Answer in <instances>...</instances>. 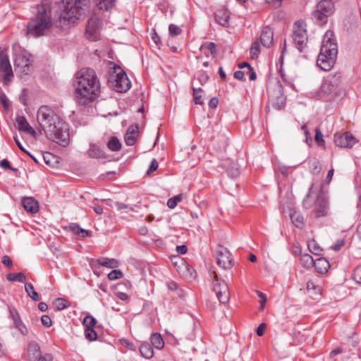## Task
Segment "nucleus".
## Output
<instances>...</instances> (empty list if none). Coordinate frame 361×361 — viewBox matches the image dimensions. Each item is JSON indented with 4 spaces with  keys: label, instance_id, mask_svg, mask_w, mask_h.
<instances>
[{
    "label": "nucleus",
    "instance_id": "f257e3e1",
    "mask_svg": "<svg viewBox=\"0 0 361 361\" xmlns=\"http://www.w3.org/2000/svg\"><path fill=\"white\" fill-rule=\"evenodd\" d=\"M37 121L46 136L61 146L69 143L68 125L47 106H42L37 113Z\"/></svg>",
    "mask_w": 361,
    "mask_h": 361
},
{
    "label": "nucleus",
    "instance_id": "f03ea898",
    "mask_svg": "<svg viewBox=\"0 0 361 361\" xmlns=\"http://www.w3.org/2000/svg\"><path fill=\"white\" fill-rule=\"evenodd\" d=\"M100 94V81L94 70L85 68L75 74V97L85 105L94 101Z\"/></svg>",
    "mask_w": 361,
    "mask_h": 361
},
{
    "label": "nucleus",
    "instance_id": "7ed1b4c3",
    "mask_svg": "<svg viewBox=\"0 0 361 361\" xmlns=\"http://www.w3.org/2000/svg\"><path fill=\"white\" fill-rule=\"evenodd\" d=\"M52 26L51 4L44 0L37 7L36 14L30 20L27 34L35 37L46 35Z\"/></svg>",
    "mask_w": 361,
    "mask_h": 361
},
{
    "label": "nucleus",
    "instance_id": "20e7f679",
    "mask_svg": "<svg viewBox=\"0 0 361 361\" xmlns=\"http://www.w3.org/2000/svg\"><path fill=\"white\" fill-rule=\"evenodd\" d=\"M63 8L56 21L57 27L75 24L89 8L90 0H63Z\"/></svg>",
    "mask_w": 361,
    "mask_h": 361
},
{
    "label": "nucleus",
    "instance_id": "39448f33",
    "mask_svg": "<svg viewBox=\"0 0 361 361\" xmlns=\"http://www.w3.org/2000/svg\"><path fill=\"white\" fill-rule=\"evenodd\" d=\"M337 54L334 34L333 31L327 30L323 37L320 53L317 61V66L324 71H330L334 66Z\"/></svg>",
    "mask_w": 361,
    "mask_h": 361
},
{
    "label": "nucleus",
    "instance_id": "423d86ee",
    "mask_svg": "<svg viewBox=\"0 0 361 361\" xmlns=\"http://www.w3.org/2000/svg\"><path fill=\"white\" fill-rule=\"evenodd\" d=\"M109 83L118 92H126L131 86L126 73L120 67L114 68V72L109 78Z\"/></svg>",
    "mask_w": 361,
    "mask_h": 361
},
{
    "label": "nucleus",
    "instance_id": "0eeeda50",
    "mask_svg": "<svg viewBox=\"0 0 361 361\" xmlns=\"http://www.w3.org/2000/svg\"><path fill=\"white\" fill-rule=\"evenodd\" d=\"M269 102L277 110L281 109L286 104L283 87L279 80H275L268 87Z\"/></svg>",
    "mask_w": 361,
    "mask_h": 361
},
{
    "label": "nucleus",
    "instance_id": "6e6552de",
    "mask_svg": "<svg viewBox=\"0 0 361 361\" xmlns=\"http://www.w3.org/2000/svg\"><path fill=\"white\" fill-rule=\"evenodd\" d=\"M306 27V23L302 20H297L293 25L292 39L300 52L302 51L307 43Z\"/></svg>",
    "mask_w": 361,
    "mask_h": 361
},
{
    "label": "nucleus",
    "instance_id": "1a4fd4ad",
    "mask_svg": "<svg viewBox=\"0 0 361 361\" xmlns=\"http://www.w3.org/2000/svg\"><path fill=\"white\" fill-rule=\"evenodd\" d=\"M32 56L26 52H21L16 55L14 67L16 71L27 75L31 69Z\"/></svg>",
    "mask_w": 361,
    "mask_h": 361
},
{
    "label": "nucleus",
    "instance_id": "9d476101",
    "mask_svg": "<svg viewBox=\"0 0 361 361\" xmlns=\"http://www.w3.org/2000/svg\"><path fill=\"white\" fill-rule=\"evenodd\" d=\"M213 290L220 303L226 304L229 301V289L224 281L218 279H214L213 281Z\"/></svg>",
    "mask_w": 361,
    "mask_h": 361
},
{
    "label": "nucleus",
    "instance_id": "9b49d317",
    "mask_svg": "<svg viewBox=\"0 0 361 361\" xmlns=\"http://www.w3.org/2000/svg\"><path fill=\"white\" fill-rule=\"evenodd\" d=\"M332 85L326 80L322 83L318 92V96L321 99L326 102L331 101L340 94L339 90Z\"/></svg>",
    "mask_w": 361,
    "mask_h": 361
},
{
    "label": "nucleus",
    "instance_id": "f8f14e48",
    "mask_svg": "<svg viewBox=\"0 0 361 361\" xmlns=\"http://www.w3.org/2000/svg\"><path fill=\"white\" fill-rule=\"evenodd\" d=\"M0 71L4 73L3 82L4 85H8L11 81V78L13 73L9 61L8 54L4 51H0Z\"/></svg>",
    "mask_w": 361,
    "mask_h": 361
},
{
    "label": "nucleus",
    "instance_id": "ddd939ff",
    "mask_svg": "<svg viewBox=\"0 0 361 361\" xmlns=\"http://www.w3.org/2000/svg\"><path fill=\"white\" fill-rule=\"evenodd\" d=\"M216 260L217 264L223 268L228 269L231 265V255L228 250L224 246H219L216 250Z\"/></svg>",
    "mask_w": 361,
    "mask_h": 361
},
{
    "label": "nucleus",
    "instance_id": "4468645a",
    "mask_svg": "<svg viewBox=\"0 0 361 361\" xmlns=\"http://www.w3.org/2000/svg\"><path fill=\"white\" fill-rule=\"evenodd\" d=\"M101 28V21L97 17H91L88 19L86 27V35L92 41L98 39L99 31Z\"/></svg>",
    "mask_w": 361,
    "mask_h": 361
},
{
    "label": "nucleus",
    "instance_id": "2eb2a0df",
    "mask_svg": "<svg viewBox=\"0 0 361 361\" xmlns=\"http://www.w3.org/2000/svg\"><path fill=\"white\" fill-rule=\"evenodd\" d=\"M312 213L316 218L324 217L328 215L329 201L326 197L322 194L320 197H318Z\"/></svg>",
    "mask_w": 361,
    "mask_h": 361
},
{
    "label": "nucleus",
    "instance_id": "dca6fc26",
    "mask_svg": "<svg viewBox=\"0 0 361 361\" xmlns=\"http://www.w3.org/2000/svg\"><path fill=\"white\" fill-rule=\"evenodd\" d=\"M334 142L339 147H352L355 141L352 134L345 132L336 133L334 135Z\"/></svg>",
    "mask_w": 361,
    "mask_h": 361
},
{
    "label": "nucleus",
    "instance_id": "f3484780",
    "mask_svg": "<svg viewBox=\"0 0 361 361\" xmlns=\"http://www.w3.org/2000/svg\"><path fill=\"white\" fill-rule=\"evenodd\" d=\"M259 41L263 47L270 48L274 43V31L269 26H265L262 28Z\"/></svg>",
    "mask_w": 361,
    "mask_h": 361
},
{
    "label": "nucleus",
    "instance_id": "a211bd4d",
    "mask_svg": "<svg viewBox=\"0 0 361 361\" xmlns=\"http://www.w3.org/2000/svg\"><path fill=\"white\" fill-rule=\"evenodd\" d=\"M322 194H317L313 191V185L310 188L308 194L305 197L302 201V207L305 209H313L318 197H320Z\"/></svg>",
    "mask_w": 361,
    "mask_h": 361
},
{
    "label": "nucleus",
    "instance_id": "6ab92c4d",
    "mask_svg": "<svg viewBox=\"0 0 361 361\" xmlns=\"http://www.w3.org/2000/svg\"><path fill=\"white\" fill-rule=\"evenodd\" d=\"M10 315L13 321L14 326L23 335H27L28 330L25 324L22 322L18 312L15 308H9Z\"/></svg>",
    "mask_w": 361,
    "mask_h": 361
},
{
    "label": "nucleus",
    "instance_id": "aec40b11",
    "mask_svg": "<svg viewBox=\"0 0 361 361\" xmlns=\"http://www.w3.org/2000/svg\"><path fill=\"white\" fill-rule=\"evenodd\" d=\"M16 122L18 124V130L25 132V133L31 135L35 138H36L37 137V132L29 124V123L27 121L26 118L24 116H18L16 118Z\"/></svg>",
    "mask_w": 361,
    "mask_h": 361
},
{
    "label": "nucleus",
    "instance_id": "412c9836",
    "mask_svg": "<svg viewBox=\"0 0 361 361\" xmlns=\"http://www.w3.org/2000/svg\"><path fill=\"white\" fill-rule=\"evenodd\" d=\"M138 133V126H130L124 137L126 144L128 146H133L137 141Z\"/></svg>",
    "mask_w": 361,
    "mask_h": 361
},
{
    "label": "nucleus",
    "instance_id": "4be33fe9",
    "mask_svg": "<svg viewBox=\"0 0 361 361\" xmlns=\"http://www.w3.org/2000/svg\"><path fill=\"white\" fill-rule=\"evenodd\" d=\"M316 9L331 16L335 11L334 4L331 0H321L317 4Z\"/></svg>",
    "mask_w": 361,
    "mask_h": 361
},
{
    "label": "nucleus",
    "instance_id": "5701e85b",
    "mask_svg": "<svg viewBox=\"0 0 361 361\" xmlns=\"http://www.w3.org/2000/svg\"><path fill=\"white\" fill-rule=\"evenodd\" d=\"M24 209L32 214H35L39 211L38 202L32 197H25L22 201Z\"/></svg>",
    "mask_w": 361,
    "mask_h": 361
},
{
    "label": "nucleus",
    "instance_id": "b1692460",
    "mask_svg": "<svg viewBox=\"0 0 361 361\" xmlns=\"http://www.w3.org/2000/svg\"><path fill=\"white\" fill-rule=\"evenodd\" d=\"M314 267L319 274H325L328 271L330 264L327 259L323 257L315 259Z\"/></svg>",
    "mask_w": 361,
    "mask_h": 361
},
{
    "label": "nucleus",
    "instance_id": "393cba45",
    "mask_svg": "<svg viewBox=\"0 0 361 361\" xmlns=\"http://www.w3.org/2000/svg\"><path fill=\"white\" fill-rule=\"evenodd\" d=\"M312 20L317 25L323 26L327 23L328 18L330 16L315 9L312 13Z\"/></svg>",
    "mask_w": 361,
    "mask_h": 361
},
{
    "label": "nucleus",
    "instance_id": "a878e982",
    "mask_svg": "<svg viewBox=\"0 0 361 361\" xmlns=\"http://www.w3.org/2000/svg\"><path fill=\"white\" fill-rule=\"evenodd\" d=\"M87 155L90 158L100 159L105 157V153L98 145L90 144V149L87 151Z\"/></svg>",
    "mask_w": 361,
    "mask_h": 361
},
{
    "label": "nucleus",
    "instance_id": "bb28decb",
    "mask_svg": "<svg viewBox=\"0 0 361 361\" xmlns=\"http://www.w3.org/2000/svg\"><path fill=\"white\" fill-rule=\"evenodd\" d=\"M27 352L30 361H35L42 355L40 348L36 342H31L29 344Z\"/></svg>",
    "mask_w": 361,
    "mask_h": 361
},
{
    "label": "nucleus",
    "instance_id": "cd10ccee",
    "mask_svg": "<svg viewBox=\"0 0 361 361\" xmlns=\"http://www.w3.org/2000/svg\"><path fill=\"white\" fill-rule=\"evenodd\" d=\"M68 229L74 234L82 238L88 237L91 235V231L80 228L79 224L76 223H71L68 226Z\"/></svg>",
    "mask_w": 361,
    "mask_h": 361
},
{
    "label": "nucleus",
    "instance_id": "c85d7f7f",
    "mask_svg": "<svg viewBox=\"0 0 361 361\" xmlns=\"http://www.w3.org/2000/svg\"><path fill=\"white\" fill-rule=\"evenodd\" d=\"M98 264L109 269H114L118 267L119 262L114 258L99 257L97 259Z\"/></svg>",
    "mask_w": 361,
    "mask_h": 361
},
{
    "label": "nucleus",
    "instance_id": "c756f323",
    "mask_svg": "<svg viewBox=\"0 0 361 361\" xmlns=\"http://www.w3.org/2000/svg\"><path fill=\"white\" fill-rule=\"evenodd\" d=\"M215 19L219 25L227 27L230 17L227 11L220 10L215 13Z\"/></svg>",
    "mask_w": 361,
    "mask_h": 361
},
{
    "label": "nucleus",
    "instance_id": "7c9ffc66",
    "mask_svg": "<svg viewBox=\"0 0 361 361\" xmlns=\"http://www.w3.org/2000/svg\"><path fill=\"white\" fill-rule=\"evenodd\" d=\"M95 6L103 11L111 10L116 4V0H92Z\"/></svg>",
    "mask_w": 361,
    "mask_h": 361
},
{
    "label": "nucleus",
    "instance_id": "2f4dec72",
    "mask_svg": "<svg viewBox=\"0 0 361 361\" xmlns=\"http://www.w3.org/2000/svg\"><path fill=\"white\" fill-rule=\"evenodd\" d=\"M140 353L141 355L146 359H150L154 355L153 348L148 343H143L140 345Z\"/></svg>",
    "mask_w": 361,
    "mask_h": 361
},
{
    "label": "nucleus",
    "instance_id": "473e14b6",
    "mask_svg": "<svg viewBox=\"0 0 361 361\" xmlns=\"http://www.w3.org/2000/svg\"><path fill=\"white\" fill-rule=\"evenodd\" d=\"M300 262L303 267L310 269L314 267L315 260L310 255L306 253L300 255Z\"/></svg>",
    "mask_w": 361,
    "mask_h": 361
},
{
    "label": "nucleus",
    "instance_id": "72a5a7b5",
    "mask_svg": "<svg viewBox=\"0 0 361 361\" xmlns=\"http://www.w3.org/2000/svg\"><path fill=\"white\" fill-rule=\"evenodd\" d=\"M336 89L339 90L341 92L340 86L342 82V74L341 73H336L332 75H330L328 79L326 80Z\"/></svg>",
    "mask_w": 361,
    "mask_h": 361
},
{
    "label": "nucleus",
    "instance_id": "f704fd0d",
    "mask_svg": "<svg viewBox=\"0 0 361 361\" xmlns=\"http://www.w3.org/2000/svg\"><path fill=\"white\" fill-rule=\"evenodd\" d=\"M150 341L152 345L158 350H161L164 345L163 338L159 334H152L150 337Z\"/></svg>",
    "mask_w": 361,
    "mask_h": 361
},
{
    "label": "nucleus",
    "instance_id": "c9c22d12",
    "mask_svg": "<svg viewBox=\"0 0 361 361\" xmlns=\"http://www.w3.org/2000/svg\"><path fill=\"white\" fill-rule=\"evenodd\" d=\"M200 49L206 50L207 51L204 52L206 56H208L209 54H210L212 56H214L216 52V45L214 42H207L201 46Z\"/></svg>",
    "mask_w": 361,
    "mask_h": 361
},
{
    "label": "nucleus",
    "instance_id": "e433bc0d",
    "mask_svg": "<svg viewBox=\"0 0 361 361\" xmlns=\"http://www.w3.org/2000/svg\"><path fill=\"white\" fill-rule=\"evenodd\" d=\"M25 290L28 296L34 301H39L40 300L38 293L35 290L34 286L30 283H25Z\"/></svg>",
    "mask_w": 361,
    "mask_h": 361
},
{
    "label": "nucleus",
    "instance_id": "4c0bfd02",
    "mask_svg": "<svg viewBox=\"0 0 361 361\" xmlns=\"http://www.w3.org/2000/svg\"><path fill=\"white\" fill-rule=\"evenodd\" d=\"M307 246L310 252L312 254L315 255H320L322 254V249L314 240H309Z\"/></svg>",
    "mask_w": 361,
    "mask_h": 361
},
{
    "label": "nucleus",
    "instance_id": "58836bf2",
    "mask_svg": "<svg viewBox=\"0 0 361 361\" xmlns=\"http://www.w3.org/2000/svg\"><path fill=\"white\" fill-rule=\"evenodd\" d=\"M107 147L112 152H118L121 148V144L116 137H111L107 143Z\"/></svg>",
    "mask_w": 361,
    "mask_h": 361
},
{
    "label": "nucleus",
    "instance_id": "ea45409f",
    "mask_svg": "<svg viewBox=\"0 0 361 361\" xmlns=\"http://www.w3.org/2000/svg\"><path fill=\"white\" fill-rule=\"evenodd\" d=\"M309 168L310 171L314 174H319L321 171V165L319 160L316 159H310L308 161Z\"/></svg>",
    "mask_w": 361,
    "mask_h": 361
},
{
    "label": "nucleus",
    "instance_id": "a19ab883",
    "mask_svg": "<svg viewBox=\"0 0 361 361\" xmlns=\"http://www.w3.org/2000/svg\"><path fill=\"white\" fill-rule=\"evenodd\" d=\"M260 53V46L258 40L254 42L250 47V54L252 59H256Z\"/></svg>",
    "mask_w": 361,
    "mask_h": 361
},
{
    "label": "nucleus",
    "instance_id": "79ce46f5",
    "mask_svg": "<svg viewBox=\"0 0 361 361\" xmlns=\"http://www.w3.org/2000/svg\"><path fill=\"white\" fill-rule=\"evenodd\" d=\"M6 279L9 281H18L19 282H23L26 280V276L24 274L20 273H11L6 275Z\"/></svg>",
    "mask_w": 361,
    "mask_h": 361
},
{
    "label": "nucleus",
    "instance_id": "37998d69",
    "mask_svg": "<svg viewBox=\"0 0 361 361\" xmlns=\"http://www.w3.org/2000/svg\"><path fill=\"white\" fill-rule=\"evenodd\" d=\"M307 290L310 293H312L315 295L321 294L322 288L321 286L315 284V283L312 281H309L307 283Z\"/></svg>",
    "mask_w": 361,
    "mask_h": 361
},
{
    "label": "nucleus",
    "instance_id": "c03bdc74",
    "mask_svg": "<svg viewBox=\"0 0 361 361\" xmlns=\"http://www.w3.org/2000/svg\"><path fill=\"white\" fill-rule=\"evenodd\" d=\"M83 325L85 329L94 328L97 324V320L91 315H87L83 319Z\"/></svg>",
    "mask_w": 361,
    "mask_h": 361
},
{
    "label": "nucleus",
    "instance_id": "a18cd8bd",
    "mask_svg": "<svg viewBox=\"0 0 361 361\" xmlns=\"http://www.w3.org/2000/svg\"><path fill=\"white\" fill-rule=\"evenodd\" d=\"M193 91V97L194 101L195 104H203V99H202V89L200 87L199 88H195L192 87Z\"/></svg>",
    "mask_w": 361,
    "mask_h": 361
},
{
    "label": "nucleus",
    "instance_id": "49530a36",
    "mask_svg": "<svg viewBox=\"0 0 361 361\" xmlns=\"http://www.w3.org/2000/svg\"><path fill=\"white\" fill-rule=\"evenodd\" d=\"M85 336L90 341H94L97 338V334L94 328L85 329Z\"/></svg>",
    "mask_w": 361,
    "mask_h": 361
},
{
    "label": "nucleus",
    "instance_id": "de8ad7c7",
    "mask_svg": "<svg viewBox=\"0 0 361 361\" xmlns=\"http://www.w3.org/2000/svg\"><path fill=\"white\" fill-rule=\"evenodd\" d=\"M54 305L58 310H62L68 306V302L66 300L60 298H56L54 301Z\"/></svg>",
    "mask_w": 361,
    "mask_h": 361
},
{
    "label": "nucleus",
    "instance_id": "09e8293b",
    "mask_svg": "<svg viewBox=\"0 0 361 361\" xmlns=\"http://www.w3.org/2000/svg\"><path fill=\"white\" fill-rule=\"evenodd\" d=\"M290 218L293 223L296 227H301L303 224V217L299 214L294 213L290 214Z\"/></svg>",
    "mask_w": 361,
    "mask_h": 361
},
{
    "label": "nucleus",
    "instance_id": "8fccbe9b",
    "mask_svg": "<svg viewBox=\"0 0 361 361\" xmlns=\"http://www.w3.org/2000/svg\"><path fill=\"white\" fill-rule=\"evenodd\" d=\"M169 35L173 37L180 35L182 32V30L179 26L174 24H171L169 26Z\"/></svg>",
    "mask_w": 361,
    "mask_h": 361
},
{
    "label": "nucleus",
    "instance_id": "3c124183",
    "mask_svg": "<svg viewBox=\"0 0 361 361\" xmlns=\"http://www.w3.org/2000/svg\"><path fill=\"white\" fill-rule=\"evenodd\" d=\"M123 273L118 269H114L109 273L107 277L110 281H114L122 278Z\"/></svg>",
    "mask_w": 361,
    "mask_h": 361
},
{
    "label": "nucleus",
    "instance_id": "603ef678",
    "mask_svg": "<svg viewBox=\"0 0 361 361\" xmlns=\"http://www.w3.org/2000/svg\"><path fill=\"white\" fill-rule=\"evenodd\" d=\"M181 200V195H176L171 198H169L167 201V206L170 209H174L176 205L178 204V202H179Z\"/></svg>",
    "mask_w": 361,
    "mask_h": 361
},
{
    "label": "nucleus",
    "instance_id": "864d4df0",
    "mask_svg": "<svg viewBox=\"0 0 361 361\" xmlns=\"http://www.w3.org/2000/svg\"><path fill=\"white\" fill-rule=\"evenodd\" d=\"M314 140L319 145H323L324 143L322 133L319 128L315 130Z\"/></svg>",
    "mask_w": 361,
    "mask_h": 361
},
{
    "label": "nucleus",
    "instance_id": "5fc2aeb1",
    "mask_svg": "<svg viewBox=\"0 0 361 361\" xmlns=\"http://www.w3.org/2000/svg\"><path fill=\"white\" fill-rule=\"evenodd\" d=\"M353 279L357 283H361V265L357 266L353 272Z\"/></svg>",
    "mask_w": 361,
    "mask_h": 361
},
{
    "label": "nucleus",
    "instance_id": "6e6d98bb",
    "mask_svg": "<svg viewBox=\"0 0 361 361\" xmlns=\"http://www.w3.org/2000/svg\"><path fill=\"white\" fill-rule=\"evenodd\" d=\"M41 322L45 327H50L52 324V322L49 316L44 314L41 317Z\"/></svg>",
    "mask_w": 361,
    "mask_h": 361
},
{
    "label": "nucleus",
    "instance_id": "4d7b16f0",
    "mask_svg": "<svg viewBox=\"0 0 361 361\" xmlns=\"http://www.w3.org/2000/svg\"><path fill=\"white\" fill-rule=\"evenodd\" d=\"M158 162L155 159H153L150 163V165L147 171V174H149L154 171H155L158 168Z\"/></svg>",
    "mask_w": 361,
    "mask_h": 361
},
{
    "label": "nucleus",
    "instance_id": "13d9d810",
    "mask_svg": "<svg viewBox=\"0 0 361 361\" xmlns=\"http://www.w3.org/2000/svg\"><path fill=\"white\" fill-rule=\"evenodd\" d=\"M245 71V75H247L249 76V78L250 80H255L257 78L256 73L254 70V68L250 66V68H247Z\"/></svg>",
    "mask_w": 361,
    "mask_h": 361
},
{
    "label": "nucleus",
    "instance_id": "bf43d9fd",
    "mask_svg": "<svg viewBox=\"0 0 361 361\" xmlns=\"http://www.w3.org/2000/svg\"><path fill=\"white\" fill-rule=\"evenodd\" d=\"M267 4L274 8H278L281 6L282 1L281 0H266L265 1Z\"/></svg>",
    "mask_w": 361,
    "mask_h": 361
},
{
    "label": "nucleus",
    "instance_id": "052dcab7",
    "mask_svg": "<svg viewBox=\"0 0 361 361\" xmlns=\"http://www.w3.org/2000/svg\"><path fill=\"white\" fill-rule=\"evenodd\" d=\"M0 166L2 168H4L6 169H10L11 171H16V169L13 168L11 166L10 162L6 159H2L0 161Z\"/></svg>",
    "mask_w": 361,
    "mask_h": 361
},
{
    "label": "nucleus",
    "instance_id": "680f3d73",
    "mask_svg": "<svg viewBox=\"0 0 361 361\" xmlns=\"http://www.w3.org/2000/svg\"><path fill=\"white\" fill-rule=\"evenodd\" d=\"M245 71H237L234 73L233 76L235 79L244 81L245 80Z\"/></svg>",
    "mask_w": 361,
    "mask_h": 361
},
{
    "label": "nucleus",
    "instance_id": "e2e57ef3",
    "mask_svg": "<svg viewBox=\"0 0 361 361\" xmlns=\"http://www.w3.org/2000/svg\"><path fill=\"white\" fill-rule=\"evenodd\" d=\"M115 206H116V208L118 210H121V209H129L131 211H133V209L132 207H130L129 204H126L122 203V202H116L115 203Z\"/></svg>",
    "mask_w": 361,
    "mask_h": 361
},
{
    "label": "nucleus",
    "instance_id": "0e129e2a",
    "mask_svg": "<svg viewBox=\"0 0 361 361\" xmlns=\"http://www.w3.org/2000/svg\"><path fill=\"white\" fill-rule=\"evenodd\" d=\"M344 245L343 240H338L336 243L331 246V248L335 251H338Z\"/></svg>",
    "mask_w": 361,
    "mask_h": 361
},
{
    "label": "nucleus",
    "instance_id": "69168bd1",
    "mask_svg": "<svg viewBox=\"0 0 361 361\" xmlns=\"http://www.w3.org/2000/svg\"><path fill=\"white\" fill-rule=\"evenodd\" d=\"M2 263L8 267H11L13 265L12 260L8 255L3 256Z\"/></svg>",
    "mask_w": 361,
    "mask_h": 361
},
{
    "label": "nucleus",
    "instance_id": "338daca9",
    "mask_svg": "<svg viewBox=\"0 0 361 361\" xmlns=\"http://www.w3.org/2000/svg\"><path fill=\"white\" fill-rule=\"evenodd\" d=\"M265 329H266V324H259V326L257 329V334L259 336H262L264 334V333L265 331Z\"/></svg>",
    "mask_w": 361,
    "mask_h": 361
},
{
    "label": "nucleus",
    "instance_id": "774afa93",
    "mask_svg": "<svg viewBox=\"0 0 361 361\" xmlns=\"http://www.w3.org/2000/svg\"><path fill=\"white\" fill-rule=\"evenodd\" d=\"M341 353H343V349L341 348H337L333 350L330 353L329 355H330L331 358H334L336 355L341 354Z\"/></svg>",
    "mask_w": 361,
    "mask_h": 361
}]
</instances>
